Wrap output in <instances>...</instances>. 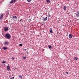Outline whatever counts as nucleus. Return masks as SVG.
<instances>
[{
    "instance_id": "nucleus-1",
    "label": "nucleus",
    "mask_w": 79,
    "mask_h": 79,
    "mask_svg": "<svg viewBox=\"0 0 79 79\" xmlns=\"http://www.w3.org/2000/svg\"><path fill=\"white\" fill-rule=\"evenodd\" d=\"M6 37L8 39H10V35L9 34L7 33L6 35Z\"/></svg>"
},
{
    "instance_id": "nucleus-14",
    "label": "nucleus",
    "mask_w": 79,
    "mask_h": 79,
    "mask_svg": "<svg viewBox=\"0 0 79 79\" xmlns=\"http://www.w3.org/2000/svg\"><path fill=\"white\" fill-rule=\"evenodd\" d=\"M19 77L20 79H23V77L21 76V75H19Z\"/></svg>"
},
{
    "instance_id": "nucleus-22",
    "label": "nucleus",
    "mask_w": 79,
    "mask_h": 79,
    "mask_svg": "<svg viewBox=\"0 0 79 79\" xmlns=\"http://www.w3.org/2000/svg\"><path fill=\"white\" fill-rule=\"evenodd\" d=\"M48 16L49 17H50V14H48Z\"/></svg>"
},
{
    "instance_id": "nucleus-13",
    "label": "nucleus",
    "mask_w": 79,
    "mask_h": 79,
    "mask_svg": "<svg viewBox=\"0 0 79 79\" xmlns=\"http://www.w3.org/2000/svg\"><path fill=\"white\" fill-rule=\"evenodd\" d=\"M74 59L75 60H77L78 59L76 57H75L74 58Z\"/></svg>"
},
{
    "instance_id": "nucleus-16",
    "label": "nucleus",
    "mask_w": 79,
    "mask_h": 79,
    "mask_svg": "<svg viewBox=\"0 0 79 79\" xmlns=\"http://www.w3.org/2000/svg\"><path fill=\"white\" fill-rule=\"evenodd\" d=\"M13 3V1H11L10 2V3Z\"/></svg>"
},
{
    "instance_id": "nucleus-7",
    "label": "nucleus",
    "mask_w": 79,
    "mask_h": 79,
    "mask_svg": "<svg viewBox=\"0 0 79 79\" xmlns=\"http://www.w3.org/2000/svg\"><path fill=\"white\" fill-rule=\"evenodd\" d=\"M45 21H47V17H46L45 18L43 19V21H44V22H45Z\"/></svg>"
},
{
    "instance_id": "nucleus-11",
    "label": "nucleus",
    "mask_w": 79,
    "mask_h": 79,
    "mask_svg": "<svg viewBox=\"0 0 79 79\" xmlns=\"http://www.w3.org/2000/svg\"><path fill=\"white\" fill-rule=\"evenodd\" d=\"M50 33H52V29L51 28H50Z\"/></svg>"
},
{
    "instance_id": "nucleus-17",
    "label": "nucleus",
    "mask_w": 79,
    "mask_h": 79,
    "mask_svg": "<svg viewBox=\"0 0 79 79\" xmlns=\"http://www.w3.org/2000/svg\"><path fill=\"white\" fill-rule=\"evenodd\" d=\"M26 58V57H23V59H24V60H25Z\"/></svg>"
},
{
    "instance_id": "nucleus-9",
    "label": "nucleus",
    "mask_w": 79,
    "mask_h": 79,
    "mask_svg": "<svg viewBox=\"0 0 79 79\" xmlns=\"http://www.w3.org/2000/svg\"><path fill=\"white\" fill-rule=\"evenodd\" d=\"M13 18L14 19H17V17H16V16H13Z\"/></svg>"
},
{
    "instance_id": "nucleus-24",
    "label": "nucleus",
    "mask_w": 79,
    "mask_h": 79,
    "mask_svg": "<svg viewBox=\"0 0 79 79\" xmlns=\"http://www.w3.org/2000/svg\"><path fill=\"white\" fill-rule=\"evenodd\" d=\"M66 74H68L69 73L68 72H66Z\"/></svg>"
},
{
    "instance_id": "nucleus-26",
    "label": "nucleus",
    "mask_w": 79,
    "mask_h": 79,
    "mask_svg": "<svg viewBox=\"0 0 79 79\" xmlns=\"http://www.w3.org/2000/svg\"><path fill=\"white\" fill-rule=\"evenodd\" d=\"M14 77H12V79H14Z\"/></svg>"
},
{
    "instance_id": "nucleus-3",
    "label": "nucleus",
    "mask_w": 79,
    "mask_h": 79,
    "mask_svg": "<svg viewBox=\"0 0 79 79\" xmlns=\"http://www.w3.org/2000/svg\"><path fill=\"white\" fill-rule=\"evenodd\" d=\"M3 15L2 14H1L0 16V20L1 19H2V18H3Z\"/></svg>"
},
{
    "instance_id": "nucleus-21",
    "label": "nucleus",
    "mask_w": 79,
    "mask_h": 79,
    "mask_svg": "<svg viewBox=\"0 0 79 79\" xmlns=\"http://www.w3.org/2000/svg\"><path fill=\"white\" fill-rule=\"evenodd\" d=\"M28 2H31V0H27Z\"/></svg>"
},
{
    "instance_id": "nucleus-4",
    "label": "nucleus",
    "mask_w": 79,
    "mask_h": 79,
    "mask_svg": "<svg viewBox=\"0 0 79 79\" xmlns=\"http://www.w3.org/2000/svg\"><path fill=\"white\" fill-rule=\"evenodd\" d=\"M10 66L8 65L7 66V70L9 71L10 70Z\"/></svg>"
},
{
    "instance_id": "nucleus-28",
    "label": "nucleus",
    "mask_w": 79,
    "mask_h": 79,
    "mask_svg": "<svg viewBox=\"0 0 79 79\" xmlns=\"http://www.w3.org/2000/svg\"><path fill=\"white\" fill-rule=\"evenodd\" d=\"M25 50H27V49H25Z\"/></svg>"
},
{
    "instance_id": "nucleus-27",
    "label": "nucleus",
    "mask_w": 79,
    "mask_h": 79,
    "mask_svg": "<svg viewBox=\"0 0 79 79\" xmlns=\"http://www.w3.org/2000/svg\"><path fill=\"white\" fill-rule=\"evenodd\" d=\"M21 21H22V19H21L20 20V22Z\"/></svg>"
},
{
    "instance_id": "nucleus-23",
    "label": "nucleus",
    "mask_w": 79,
    "mask_h": 79,
    "mask_svg": "<svg viewBox=\"0 0 79 79\" xmlns=\"http://www.w3.org/2000/svg\"><path fill=\"white\" fill-rule=\"evenodd\" d=\"M19 46H22V44H19Z\"/></svg>"
},
{
    "instance_id": "nucleus-25",
    "label": "nucleus",
    "mask_w": 79,
    "mask_h": 79,
    "mask_svg": "<svg viewBox=\"0 0 79 79\" xmlns=\"http://www.w3.org/2000/svg\"><path fill=\"white\" fill-rule=\"evenodd\" d=\"M14 2H16L15 1V0H14Z\"/></svg>"
},
{
    "instance_id": "nucleus-6",
    "label": "nucleus",
    "mask_w": 79,
    "mask_h": 79,
    "mask_svg": "<svg viewBox=\"0 0 79 79\" xmlns=\"http://www.w3.org/2000/svg\"><path fill=\"white\" fill-rule=\"evenodd\" d=\"M4 44L6 45H8V44H9V42H5Z\"/></svg>"
},
{
    "instance_id": "nucleus-19",
    "label": "nucleus",
    "mask_w": 79,
    "mask_h": 79,
    "mask_svg": "<svg viewBox=\"0 0 79 79\" xmlns=\"http://www.w3.org/2000/svg\"><path fill=\"white\" fill-rule=\"evenodd\" d=\"M47 2H50V0H47Z\"/></svg>"
},
{
    "instance_id": "nucleus-10",
    "label": "nucleus",
    "mask_w": 79,
    "mask_h": 79,
    "mask_svg": "<svg viewBox=\"0 0 79 79\" xmlns=\"http://www.w3.org/2000/svg\"><path fill=\"white\" fill-rule=\"evenodd\" d=\"M3 50H6V49H7V48L5 47H3Z\"/></svg>"
},
{
    "instance_id": "nucleus-8",
    "label": "nucleus",
    "mask_w": 79,
    "mask_h": 79,
    "mask_svg": "<svg viewBox=\"0 0 79 79\" xmlns=\"http://www.w3.org/2000/svg\"><path fill=\"white\" fill-rule=\"evenodd\" d=\"M69 38H72V37H73V35L71 34H69Z\"/></svg>"
},
{
    "instance_id": "nucleus-18",
    "label": "nucleus",
    "mask_w": 79,
    "mask_h": 79,
    "mask_svg": "<svg viewBox=\"0 0 79 79\" xmlns=\"http://www.w3.org/2000/svg\"><path fill=\"white\" fill-rule=\"evenodd\" d=\"M2 63H6V62L5 61H3L2 62Z\"/></svg>"
},
{
    "instance_id": "nucleus-5",
    "label": "nucleus",
    "mask_w": 79,
    "mask_h": 79,
    "mask_svg": "<svg viewBox=\"0 0 79 79\" xmlns=\"http://www.w3.org/2000/svg\"><path fill=\"white\" fill-rule=\"evenodd\" d=\"M76 16L77 17H79V12H77L76 13Z\"/></svg>"
},
{
    "instance_id": "nucleus-15",
    "label": "nucleus",
    "mask_w": 79,
    "mask_h": 79,
    "mask_svg": "<svg viewBox=\"0 0 79 79\" xmlns=\"http://www.w3.org/2000/svg\"><path fill=\"white\" fill-rule=\"evenodd\" d=\"M64 10H66V6H64Z\"/></svg>"
},
{
    "instance_id": "nucleus-29",
    "label": "nucleus",
    "mask_w": 79,
    "mask_h": 79,
    "mask_svg": "<svg viewBox=\"0 0 79 79\" xmlns=\"http://www.w3.org/2000/svg\"><path fill=\"white\" fill-rule=\"evenodd\" d=\"M10 79H12V78H10Z\"/></svg>"
},
{
    "instance_id": "nucleus-20",
    "label": "nucleus",
    "mask_w": 79,
    "mask_h": 79,
    "mask_svg": "<svg viewBox=\"0 0 79 79\" xmlns=\"http://www.w3.org/2000/svg\"><path fill=\"white\" fill-rule=\"evenodd\" d=\"M15 59V58L14 57H12L11 60H14Z\"/></svg>"
},
{
    "instance_id": "nucleus-2",
    "label": "nucleus",
    "mask_w": 79,
    "mask_h": 79,
    "mask_svg": "<svg viewBox=\"0 0 79 79\" xmlns=\"http://www.w3.org/2000/svg\"><path fill=\"white\" fill-rule=\"evenodd\" d=\"M4 30L5 32H6L8 30V28L7 27H5L4 28Z\"/></svg>"
},
{
    "instance_id": "nucleus-12",
    "label": "nucleus",
    "mask_w": 79,
    "mask_h": 79,
    "mask_svg": "<svg viewBox=\"0 0 79 79\" xmlns=\"http://www.w3.org/2000/svg\"><path fill=\"white\" fill-rule=\"evenodd\" d=\"M48 47H49V48H51V49H52V46L48 45Z\"/></svg>"
}]
</instances>
